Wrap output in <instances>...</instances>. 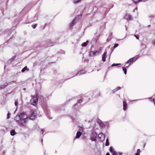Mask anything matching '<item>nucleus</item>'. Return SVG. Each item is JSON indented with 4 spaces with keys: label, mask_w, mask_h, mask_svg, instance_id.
Returning a JSON list of instances; mask_svg holds the SVG:
<instances>
[{
    "label": "nucleus",
    "mask_w": 155,
    "mask_h": 155,
    "mask_svg": "<svg viewBox=\"0 0 155 155\" xmlns=\"http://www.w3.org/2000/svg\"><path fill=\"white\" fill-rule=\"evenodd\" d=\"M98 139L101 141H103L104 140L105 138V135L102 134V133H101L99 134L98 135Z\"/></svg>",
    "instance_id": "6"
},
{
    "label": "nucleus",
    "mask_w": 155,
    "mask_h": 155,
    "mask_svg": "<svg viewBox=\"0 0 155 155\" xmlns=\"http://www.w3.org/2000/svg\"><path fill=\"white\" fill-rule=\"evenodd\" d=\"M86 71L84 70H82L79 72H78L76 75H80L85 74L86 73Z\"/></svg>",
    "instance_id": "9"
},
{
    "label": "nucleus",
    "mask_w": 155,
    "mask_h": 155,
    "mask_svg": "<svg viewBox=\"0 0 155 155\" xmlns=\"http://www.w3.org/2000/svg\"><path fill=\"white\" fill-rule=\"evenodd\" d=\"M16 56H14L12 58L8 60L7 61V63L8 64L10 63L15 58Z\"/></svg>",
    "instance_id": "14"
},
{
    "label": "nucleus",
    "mask_w": 155,
    "mask_h": 155,
    "mask_svg": "<svg viewBox=\"0 0 155 155\" xmlns=\"http://www.w3.org/2000/svg\"><path fill=\"white\" fill-rule=\"evenodd\" d=\"M81 132L80 131H78L77 133L75 138H79L81 136Z\"/></svg>",
    "instance_id": "13"
},
{
    "label": "nucleus",
    "mask_w": 155,
    "mask_h": 155,
    "mask_svg": "<svg viewBox=\"0 0 155 155\" xmlns=\"http://www.w3.org/2000/svg\"><path fill=\"white\" fill-rule=\"evenodd\" d=\"M152 43L153 45L155 46V39L153 40L152 41Z\"/></svg>",
    "instance_id": "36"
},
{
    "label": "nucleus",
    "mask_w": 155,
    "mask_h": 155,
    "mask_svg": "<svg viewBox=\"0 0 155 155\" xmlns=\"http://www.w3.org/2000/svg\"><path fill=\"white\" fill-rule=\"evenodd\" d=\"M37 115L35 113V111L33 112L30 115V119L31 120H34L35 119Z\"/></svg>",
    "instance_id": "7"
},
{
    "label": "nucleus",
    "mask_w": 155,
    "mask_h": 155,
    "mask_svg": "<svg viewBox=\"0 0 155 155\" xmlns=\"http://www.w3.org/2000/svg\"><path fill=\"white\" fill-rule=\"evenodd\" d=\"M106 155H110V154H109V153H107L106 154Z\"/></svg>",
    "instance_id": "42"
},
{
    "label": "nucleus",
    "mask_w": 155,
    "mask_h": 155,
    "mask_svg": "<svg viewBox=\"0 0 155 155\" xmlns=\"http://www.w3.org/2000/svg\"><path fill=\"white\" fill-rule=\"evenodd\" d=\"M51 45V44H49V45H48V46H50L51 45Z\"/></svg>",
    "instance_id": "45"
},
{
    "label": "nucleus",
    "mask_w": 155,
    "mask_h": 155,
    "mask_svg": "<svg viewBox=\"0 0 155 155\" xmlns=\"http://www.w3.org/2000/svg\"><path fill=\"white\" fill-rule=\"evenodd\" d=\"M118 153L119 155H121L123 154V153L122 152H119Z\"/></svg>",
    "instance_id": "40"
},
{
    "label": "nucleus",
    "mask_w": 155,
    "mask_h": 155,
    "mask_svg": "<svg viewBox=\"0 0 155 155\" xmlns=\"http://www.w3.org/2000/svg\"><path fill=\"white\" fill-rule=\"evenodd\" d=\"M24 90H25V88H24Z\"/></svg>",
    "instance_id": "51"
},
{
    "label": "nucleus",
    "mask_w": 155,
    "mask_h": 155,
    "mask_svg": "<svg viewBox=\"0 0 155 155\" xmlns=\"http://www.w3.org/2000/svg\"><path fill=\"white\" fill-rule=\"evenodd\" d=\"M79 131L80 132H82L83 131V129L82 127H79Z\"/></svg>",
    "instance_id": "27"
},
{
    "label": "nucleus",
    "mask_w": 155,
    "mask_h": 155,
    "mask_svg": "<svg viewBox=\"0 0 155 155\" xmlns=\"http://www.w3.org/2000/svg\"><path fill=\"white\" fill-rule=\"evenodd\" d=\"M8 84L7 83H5L3 85H0V89H4L8 85Z\"/></svg>",
    "instance_id": "12"
},
{
    "label": "nucleus",
    "mask_w": 155,
    "mask_h": 155,
    "mask_svg": "<svg viewBox=\"0 0 155 155\" xmlns=\"http://www.w3.org/2000/svg\"><path fill=\"white\" fill-rule=\"evenodd\" d=\"M110 152L112 153H113L115 151L113 148H112V147H110Z\"/></svg>",
    "instance_id": "21"
},
{
    "label": "nucleus",
    "mask_w": 155,
    "mask_h": 155,
    "mask_svg": "<svg viewBox=\"0 0 155 155\" xmlns=\"http://www.w3.org/2000/svg\"><path fill=\"white\" fill-rule=\"evenodd\" d=\"M122 68H123V70L124 71V74H126L127 70V69H126V68L123 67Z\"/></svg>",
    "instance_id": "19"
},
{
    "label": "nucleus",
    "mask_w": 155,
    "mask_h": 155,
    "mask_svg": "<svg viewBox=\"0 0 155 155\" xmlns=\"http://www.w3.org/2000/svg\"><path fill=\"white\" fill-rule=\"evenodd\" d=\"M62 54H64V51H63L62 50L61 51V52H62Z\"/></svg>",
    "instance_id": "44"
},
{
    "label": "nucleus",
    "mask_w": 155,
    "mask_h": 155,
    "mask_svg": "<svg viewBox=\"0 0 155 155\" xmlns=\"http://www.w3.org/2000/svg\"><path fill=\"white\" fill-rule=\"evenodd\" d=\"M107 54V52L105 51L104 52L102 56V60L103 62H105L106 61V58Z\"/></svg>",
    "instance_id": "8"
},
{
    "label": "nucleus",
    "mask_w": 155,
    "mask_h": 155,
    "mask_svg": "<svg viewBox=\"0 0 155 155\" xmlns=\"http://www.w3.org/2000/svg\"><path fill=\"white\" fill-rule=\"evenodd\" d=\"M113 155H118V154L116 151H114L113 153Z\"/></svg>",
    "instance_id": "31"
},
{
    "label": "nucleus",
    "mask_w": 155,
    "mask_h": 155,
    "mask_svg": "<svg viewBox=\"0 0 155 155\" xmlns=\"http://www.w3.org/2000/svg\"><path fill=\"white\" fill-rule=\"evenodd\" d=\"M40 98L41 99H43V97L42 96H40Z\"/></svg>",
    "instance_id": "41"
},
{
    "label": "nucleus",
    "mask_w": 155,
    "mask_h": 155,
    "mask_svg": "<svg viewBox=\"0 0 155 155\" xmlns=\"http://www.w3.org/2000/svg\"><path fill=\"white\" fill-rule=\"evenodd\" d=\"M148 27H150V25H149L148 26Z\"/></svg>",
    "instance_id": "49"
},
{
    "label": "nucleus",
    "mask_w": 155,
    "mask_h": 155,
    "mask_svg": "<svg viewBox=\"0 0 155 155\" xmlns=\"http://www.w3.org/2000/svg\"><path fill=\"white\" fill-rule=\"evenodd\" d=\"M76 18H77V17H75L74 18L73 20L72 21V22H71V24H70V27H71L72 26L74 25V23H75L74 21L76 20Z\"/></svg>",
    "instance_id": "15"
},
{
    "label": "nucleus",
    "mask_w": 155,
    "mask_h": 155,
    "mask_svg": "<svg viewBox=\"0 0 155 155\" xmlns=\"http://www.w3.org/2000/svg\"><path fill=\"white\" fill-rule=\"evenodd\" d=\"M82 102V100L80 99L78 100V102L76 104H75L78 105V103L80 104Z\"/></svg>",
    "instance_id": "23"
},
{
    "label": "nucleus",
    "mask_w": 155,
    "mask_h": 155,
    "mask_svg": "<svg viewBox=\"0 0 155 155\" xmlns=\"http://www.w3.org/2000/svg\"><path fill=\"white\" fill-rule=\"evenodd\" d=\"M98 51L94 50V51H90L89 53L90 56L93 57L95 56L98 53Z\"/></svg>",
    "instance_id": "4"
},
{
    "label": "nucleus",
    "mask_w": 155,
    "mask_h": 155,
    "mask_svg": "<svg viewBox=\"0 0 155 155\" xmlns=\"http://www.w3.org/2000/svg\"><path fill=\"white\" fill-rule=\"evenodd\" d=\"M38 100V98L37 97L33 96L32 98L30 100V103L32 105L35 106L37 105Z\"/></svg>",
    "instance_id": "2"
},
{
    "label": "nucleus",
    "mask_w": 155,
    "mask_h": 155,
    "mask_svg": "<svg viewBox=\"0 0 155 155\" xmlns=\"http://www.w3.org/2000/svg\"><path fill=\"white\" fill-rule=\"evenodd\" d=\"M115 88L112 91L113 93H115L116 91H115Z\"/></svg>",
    "instance_id": "39"
},
{
    "label": "nucleus",
    "mask_w": 155,
    "mask_h": 155,
    "mask_svg": "<svg viewBox=\"0 0 155 155\" xmlns=\"http://www.w3.org/2000/svg\"><path fill=\"white\" fill-rule=\"evenodd\" d=\"M137 7H136V8H135V10H137Z\"/></svg>",
    "instance_id": "48"
},
{
    "label": "nucleus",
    "mask_w": 155,
    "mask_h": 155,
    "mask_svg": "<svg viewBox=\"0 0 155 155\" xmlns=\"http://www.w3.org/2000/svg\"><path fill=\"white\" fill-rule=\"evenodd\" d=\"M134 36H135L137 39H139V37L138 36H137L136 35H134Z\"/></svg>",
    "instance_id": "38"
},
{
    "label": "nucleus",
    "mask_w": 155,
    "mask_h": 155,
    "mask_svg": "<svg viewBox=\"0 0 155 155\" xmlns=\"http://www.w3.org/2000/svg\"><path fill=\"white\" fill-rule=\"evenodd\" d=\"M135 155H140V154H138V153H136L135 154Z\"/></svg>",
    "instance_id": "46"
},
{
    "label": "nucleus",
    "mask_w": 155,
    "mask_h": 155,
    "mask_svg": "<svg viewBox=\"0 0 155 155\" xmlns=\"http://www.w3.org/2000/svg\"><path fill=\"white\" fill-rule=\"evenodd\" d=\"M120 64H115L114 63L113 64H112L111 66H117L118 65H120Z\"/></svg>",
    "instance_id": "25"
},
{
    "label": "nucleus",
    "mask_w": 155,
    "mask_h": 155,
    "mask_svg": "<svg viewBox=\"0 0 155 155\" xmlns=\"http://www.w3.org/2000/svg\"><path fill=\"white\" fill-rule=\"evenodd\" d=\"M27 69V67L26 66L24 67L21 70L22 72H24Z\"/></svg>",
    "instance_id": "20"
},
{
    "label": "nucleus",
    "mask_w": 155,
    "mask_h": 155,
    "mask_svg": "<svg viewBox=\"0 0 155 155\" xmlns=\"http://www.w3.org/2000/svg\"><path fill=\"white\" fill-rule=\"evenodd\" d=\"M34 18H35V20H36L38 19V17L36 15H35L34 17Z\"/></svg>",
    "instance_id": "35"
},
{
    "label": "nucleus",
    "mask_w": 155,
    "mask_h": 155,
    "mask_svg": "<svg viewBox=\"0 0 155 155\" xmlns=\"http://www.w3.org/2000/svg\"><path fill=\"white\" fill-rule=\"evenodd\" d=\"M81 1V0H74V1L73 2L74 3L76 4L80 2Z\"/></svg>",
    "instance_id": "24"
},
{
    "label": "nucleus",
    "mask_w": 155,
    "mask_h": 155,
    "mask_svg": "<svg viewBox=\"0 0 155 155\" xmlns=\"http://www.w3.org/2000/svg\"><path fill=\"white\" fill-rule=\"evenodd\" d=\"M18 104V102L17 101H15V104L16 106H17Z\"/></svg>",
    "instance_id": "33"
},
{
    "label": "nucleus",
    "mask_w": 155,
    "mask_h": 155,
    "mask_svg": "<svg viewBox=\"0 0 155 155\" xmlns=\"http://www.w3.org/2000/svg\"><path fill=\"white\" fill-rule=\"evenodd\" d=\"M137 58L136 57H133L129 59L128 61H127L126 63L127 64H131L132 63L134 62L136 60H137Z\"/></svg>",
    "instance_id": "5"
},
{
    "label": "nucleus",
    "mask_w": 155,
    "mask_h": 155,
    "mask_svg": "<svg viewBox=\"0 0 155 155\" xmlns=\"http://www.w3.org/2000/svg\"><path fill=\"white\" fill-rule=\"evenodd\" d=\"M37 24H35L33 25H32V27L33 28H35L37 26Z\"/></svg>",
    "instance_id": "32"
},
{
    "label": "nucleus",
    "mask_w": 155,
    "mask_h": 155,
    "mask_svg": "<svg viewBox=\"0 0 155 155\" xmlns=\"http://www.w3.org/2000/svg\"><path fill=\"white\" fill-rule=\"evenodd\" d=\"M15 134L16 133L14 130H12L10 132V134L12 136H14Z\"/></svg>",
    "instance_id": "18"
},
{
    "label": "nucleus",
    "mask_w": 155,
    "mask_h": 155,
    "mask_svg": "<svg viewBox=\"0 0 155 155\" xmlns=\"http://www.w3.org/2000/svg\"><path fill=\"white\" fill-rule=\"evenodd\" d=\"M124 18L127 20H130L132 18L129 14H126Z\"/></svg>",
    "instance_id": "11"
},
{
    "label": "nucleus",
    "mask_w": 155,
    "mask_h": 155,
    "mask_svg": "<svg viewBox=\"0 0 155 155\" xmlns=\"http://www.w3.org/2000/svg\"><path fill=\"white\" fill-rule=\"evenodd\" d=\"M41 141L42 142L43 141V140L42 139L41 140Z\"/></svg>",
    "instance_id": "50"
},
{
    "label": "nucleus",
    "mask_w": 155,
    "mask_h": 155,
    "mask_svg": "<svg viewBox=\"0 0 155 155\" xmlns=\"http://www.w3.org/2000/svg\"><path fill=\"white\" fill-rule=\"evenodd\" d=\"M11 115L10 113H8L7 115V119H8L9 118V117Z\"/></svg>",
    "instance_id": "28"
},
{
    "label": "nucleus",
    "mask_w": 155,
    "mask_h": 155,
    "mask_svg": "<svg viewBox=\"0 0 155 155\" xmlns=\"http://www.w3.org/2000/svg\"><path fill=\"white\" fill-rule=\"evenodd\" d=\"M153 101H154V104L155 105V101L154 99H153Z\"/></svg>",
    "instance_id": "47"
},
{
    "label": "nucleus",
    "mask_w": 155,
    "mask_h": 155,
    "mask_svg": "<svg viewBox=\"0 0 155 155\" xmlns=\"http://www.w3.org/2000/svg\"><path fill=\"white\" fill-rule=\"evenodd\" d=\"M109 142L108 139H107L106 140V142L105 143V145L106 146H107L109 145Z\"/></svg>",
    "instance_id": "22"
},
{
    "label": "nucleus",
    "mask_w": 155,
    "mask_h": 155,
    "mask_svg": "<svg viewBox=\"0 0 155 155\" xmlns=\"http://www.w3.org/2000/svg\"><path fill=\"white\" fill-rule=\"evenodd\" d=\"M121 87H117L115 88V91H117L119 90L120 89Z\"/></svg>",
    "instance_id": "26"
},
{
    "label": "nucleus",
    "mask_w": 155,
    "mask_h": 155,
    "mask_svg": "<svg viewBox=\"0 0 155 155\" xmlns=\"http://www.w3.org/2000/svg\"><path fill=\"white\" fill-rule=\"evenodd\" d=\"M14 120L19 125L25 128L28 127L27 124L28 119V115L25 113H22L19 115L15 116Z\"/></svg>",
    "instance_id": "1"
},
{
    "label": "nucleus",
    "mask_w": 155,
    "mask_h": 155,
    "mask_svg": "<svg viewBox=\"0 0 155 155\" xmlns=\"http://www.w3.org/2000/svg\"><path fill=\"white\" fill-rule=\"evenodd\" d=\"M88 43V40L87 41L85 42H84L82 43L81 44V46L82 47H84L86 46L87 44Z\"/></svg>",
    "instance_id": "17"
},
{
    "label": "nucleus",
    "mask_w": 155,
    "mask_h": 155,
    "mask_svg": "<svg viewBox=\"0 0 155 155\" xmlns=\"http://www.w3.org/2000/svg\"><path fill=\"white\" fill-rule=\"evenodd\" d=\"M141 52L142 53L141 54V55H146L148 54V53L147 52V51L146 49H142L141 50Z\"/></svg>",
    "instance_id": "10"
},
{
    "label": "nucleus",
    "mask_w": 155,
    "mask_h": 155,
    "mask_svg": "<svg viewBox=\"0 0 155 155\" xmlns=\"http://www.w3.org/2000/svg\"><path fill=\"white\" fill-rule=\"evenodd\" d=\"M41 134H43L44 132V129H41Z\"/></svg>",
    "instance_id": "37"
},
{
    "label": "nucleus",
    "mask_w": 155,
    "mask_h": 155,
    "mask_svg": "<svg viewBox=\"0 0 155 155\" xmlns=\"http://www.w3.org/2000/svg\"><path fill=\"white\" fill-rule=\"evenodd\" d=\"M110 40H109L108 39H107V42H108Z\"/></svg>",
    "instance_id": "43"
},
{
    "label": "nucleus",
    "mask_w": 155,
    "mask_h": 155,
    "mask_svg": "<svg viewBox=\"0 0 155 155\" xmlns=\"http://www.w3.org/2000/svg\"><path fill=\"white\" fill-rule=\"evenodd\" d=\"M98 136L97 134L95 131H93L91 136V140L92 141H96L97 137Z\"/></svg>",
    "instance_id": "3"
},
{
    "label": "nucleus",
    "mask_w": 155,
    "mask_h": 155,
    "mask_svg": "<svg viewBox=\"0 0 155 155\" xmlns=\"http://www.w3.org/2000/svg\"><path fill=\"white\" fill-rule=\"evenodd\" d=\"M118 46V44H115L114 46V48H115L117 47Z\"/></svg>",
    "instance_id": "30"
},
{
    "label": "nucleus",
    "mask_w": 155,
    "mask_h": 155,
    "mask_svg": "<svg viewBox=\"0 0 155 155\" xmlns=\"http://www.w3.org/2000/svg\"><path fill=\"white\" fill-rule=\"evenodd\" d=\"M123 109L124 110H125L127 107V104L125 101H124L123 103Z\"/></svg>",
    "instance_id": "16"
},
{
    "label": "nucleus",
    "mask_w": 155,
    "mask_h": 155,
    "mask_svg": "<svg viewBox=\"0 0 155 155\" xmlns=\"http://www.w3.org/2000/svg\"><path fill=\"white\" fill-rule=\"evenodd\" d=\"M140 153V150L139 149H138L137 150V153H136L139 154Z\"/></svg>",
    "instance_id": "34"
},
{
    "label": "nucleus",
    "mask_w": 155,
    "mask_h": 155,
    "mask_svg": "<svg viewBox=\"0 0 155 155\" xmlns=\"http://www.w3.org/2000/svg\"><path fill=\"white\" fill-rule=\"evenodd\" d=\"M100 125L102 127H105V125L104 124L102 123L100 124Z\"/></svg>",
    "instance_id": "29"
}]
</instances>
